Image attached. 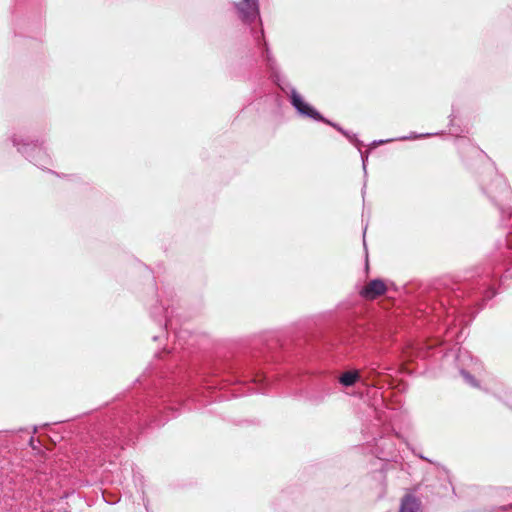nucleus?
<instances>
[{
	"label": "nucleus",
	"instance_id": "f257e3e1",
	"mask_svg": "<svg viewBox=\"0 0 512 512\" xmlns=\"http://www.w3.org/2000/svg\"><path fill=\"white\" fill-rule=\"evenodd\" d=\"M386 284L379 279L369 281L360 291V295L366 300H374L386 293Z\"/></svg>",
	"mask_w": 512,
	"mask_h": 512
},
{
	"label": "nucleus",
	"instance_id": "f03ea898",
	"mask_svg": "<svg viewBox=\"0 0 512 512\" xmlns=\"http://www.w3.org/2000/svg\"><path fill=\"white\" fill-rule=\"evenodd\" d=\"M237 10L242 20L250 22L259 15L257 0H241L237 3Z\"/></svg>",
	"mask_w": 512,
	"mask_h": 512
},
{
	"label": "nucleus",
	"instance_id": "7ed1b4c3",
	"mask_svg": "<svg viewBox=\"0 0 512 512\" xmlns=\"http://www.w3.org/2000/svg\"><path fill=\"white\" fill-rule=\"evenodd\" d=\"M293 106L303 115H306L315 120H322L321 115L310 105L305 103L298 93H293L291 96Z\"/></svg>",
	"mask_w": 512,
	"mask_h": 512
},
{
	"label": "nucleus",
	"instance_id": "20e7f679",
	"mask_svg": "<svg viewBox=\"0 0 512 512\" xmlns=\"http://www.w3.org/2000/svg\"><path fill=\"white\" fill-rule=\"evenodd\" d=\"M399 512H420V502L411 495H406L402 499Z\"/></svg>",
	"mask_w": 512,
	"mask_h": 512
},
{
	"label": "nucleus",
	"instance_id": "39448f33",
	"mask_svg": "<svg viewBox=\"0 0 512 512\" xmlns=\"http://www.w3.org/2000/svg\"><path fill=\"white\" fill-rule=\"evenodd\" d=\"M359 378V374L357 371H348L341 375L340 383L344 386L353 385Z\"/></svg>",
	"mask_w": 512,
	"mask_h": 512
}]
</instances>
